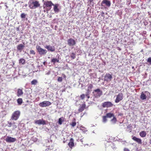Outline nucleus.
<instances>
[{
    "label": "nucleus",
    "mask_w": 151,
    "mask_h": 151,
    "mask_svg": "<svg viewBox=\"0 0 151 151\" xmlns=\"http://www.w3.org/2000/svg\"><path fill=\"white\" fill-rule=\"evenodd\" d=\"M37 83V80L34 79L31 82V84L32 85H35Z\"/></svg>",
    "instance_id": "obj_29"
},
{
    "label": "nucleus",
    "mask_w": 151,
    "mask_h": 151,
    "mask_svg": "<svg viewBox=\"0 0 151 151\" xmlns=\"http://www.w3.org/2000/svg\"><path fill=\"white\" fill-rule=\"evenodd\" d=\"M20 115V112L19 110L14 111L12 114L11 119L13 120H17L19 118Z\"/></svg>",
    "instance_id": "obj_2"
},
{
    "label": "nucleus",
    "mask_w": 151,
    "mask_h": 151,
    "mask_svg": "<svg viewBox=\"0 0 151 151\" xmlns=\"http://www.w3.org/2000/svg\"><path fill=\"white\" fill-rule=\"evenodd\" d=\"M147 62L150 63L151 64V57L149 58H148L147 61Z\"/></svg>",
    "instance_id": "obj_38"
},
{
    "label": "nucleus",
    "mask_w": 151,
    "mask_h": 151,
    "mask_svg": "<svg viewBox=\"0 0 151 151\" xmlns=\"http://www.w3.org/2000/svg\"><path fill=\"white\" fill-rule=\"evenodd\" d=\"M51 62L53 63L54 64H55L56 62L58 63H60L59 59L58 58L57 59L55 58H53L51 59Z\"/></svg>",
    "instance_id": "obj_21"
},
{
    "label": "nucleus",
    "mask_w": 151,
    "mask_h": 151,
    "mask_svg": "<svg viewBox=\"0 0 151 151\" xmlns=\"http://www.w3.org/2000/svg\"><path fill=\"white\" fill-rule=\"evenodd\" d=\"M17 102L19 105H21L23 102V100L22 98H19L17 100Z\"/></svg>",
    "instance_id": "obj_26"
},
{
    "label": "nucleus",
    "mask_w": 151,
    "mask_h": 151,
    "mask_svg": "<svg viewBox=\"0 0 151 151\" xmlns=\"http://www.w3.org/2000/svg\"><path fill=\"white\" fill-rule=\"evenodd\" d=\"M75 120L76 119L75 118H74L73 122L70 124V125H71L72 127H74L76 124V123L75 122Z\"/></svg>",
    "instance_id": "obj_24"
},
{
    "label": "nucleus",
    "mask_w": 151,
    "mask_h": 151,
    "mask_svg": "<svg viewBox=\"0 0 151 151\" xmlns=\"http://www.w3.org/2000/svg\"><path fill=\"white\" fill-rule=\"evenodd\" d=\"M8 124L7 125V126L9 127H10L12 126V123L10 122H8Z\"/></svg>",
    "instance_id": "obj_36"
},
{
    "label": "nucleus",
    "mask_w": 151,
    "mask_h": 151,
    "mask_svg": "<svg viewBox=\"0 0 151 151\" xmlns=\"http://www.w3.org/2000/svg\"><path fill=\"white\" fill-rule=\"evenodd\" d=\"M23 92L22 89H18L17 90V96L19 97L23 94Z\"/></svg>",
    "instance_id": "obj_20"
},
{
    "label": "nucleus",
    "mask_w": 151,
    "mask_h": 151,
    "mask_svg": "<svg viewBox=\"0 0 151 151\" xmlns=\"http://www.w3.org/2000/svg\"><path fill=\"white\" fill-rule=\"evenodd\" d=\"M54 7H53V9L54 11L55 12H58L59 11V9L58 8V4H54V5H53Z\"/></svg>",
    "instance_id": "obj_19"
},
{
    "label": "nucleus",
    "mask_w": 151,
    "mask_h": 151,
    "mask_svg": "<svg viewBox=\"0 0 151 151\" xmlns=\"http://www.w3.org/2000/svg\"><path fill=\"white\" fill-rule=\"evenodd\" d=\"M70 57L72 59H74L76 58V54L74 53H72L70 55Z\"/></svg>",
    "instance_id": "obj_31"
},
{
    "label": "nucleus",
    "mask_w": 151,
    "mask_h": 151,
    "mask_svg": "<svg viewBox=\"0 0 151 151\" xmlns=\"http://www.w3.org/2000/svg\"><path fill=\"white\" fill-rule=\"evenodd\" d=\"M67 42L68 45L70 46H73L76 44L75 41L72 38L68 39Z\"/></svg>",
    "instance_id": "obj_10"
},
{
    "label": "nucleus",
    "mask_w": 151,
    "mask_h": 151,
    "mask_svg": "<svg viewBox=\"0 0 151 151\" xmlns=\"http://www.w3.org/2000/svg\"><path fill=\"white\" fill-rule=\"evenodd\" d=\"M132 139L139 144H142V140L140 138H137L135 136H133Z\"/></svg>",
    "instance_id": "obj_14"
},
{
    "label": "nucleus",
    "mask_w": 151,
    "mask_h": 151,
    "mask_svg": "<svg viewBox=\"0 0 151 151\" xmlns=\"http://www.w3.org/2000/svg\"><path fill=\"white\" fill-rule=\"evenodd\" d=\"M12 125H13V126L14 127H15V128L17 127V126L16 125V124H15V122H13L12 123Z\"/></svg>",
    "instance_id": "obj_40"
},
{
    "label": "nucleus",
    "mask_w": 151,
    "mask_h": 151,
    "mask_svg": "<svg viewBox=\"0 0 151 151\" xmlns=\"http://www.w3.org/2000/svg\"><path fill=\"white\" fill-rule=\"evenodd\" d=\"M58 81L59 82H61L62 81V78L61 77H59Z\"/></svg>",
    "instance_id": "obj_39"
},
{
    "label": "nucleus",
    "mask_w": 151,
    "mask_h": 151,
    "mask_svg": "<svg viewBox=\"0 0 151 151\" xmlns=\"http://www.w3.org/2000/svg\"><path fill=\"white\" fill-rule=\"evenodd\" d=\"M86 96L87 97L88 99H89L90 98V96L88 94H87L86 95Z\"/></svg>",
    "instance_id": "obj_44"
},
{
    "label": "nucleus",
    "mask_w": 151,
    "mask_h": 151,
    "mask_svg": "<svg viewBox=\"0 0 151 151\" xmlns=\"http://www.w3.org/2000/svg\"><path fill=\"white\" fill-rule=\"evenodd\" d=\"M44 8H45L47 10H50L52 8V6L54 4L51 1H47L44 2Z\"/></svg>",
    "instance_id": "obj_3"
},
{
    "label": "nucleus",
    "mask_w": 151,
    "mask_h": 151,
    "mask_svg": "<svg viewBox=\"0 0 151 151\" xmlns=\"http://www.w3.org/2000/svg\"><path fill=\"white\" fill-rule=\"evenodd\" d=\"M35 123L38 125H45L46 124L45 120L43 119L35 120Z\"/></svg>",
    "instance_id": "obj_12"
},
{
    "label": "nucleus",
    "mask_w": 151,
    "mask_h": 151,
    "mask_svg": "<svg viewBox=\"0 0 151 151\" xmlns=\"http://www.w3.org/2000/svg\"><path fill=\"white\" fill-rule=\"evenodd\" d=\"M106 116L107 117L111 118L112 117H113L114 116V115L113 113H107L106 114Z\"/></svg>",
    "instance_id": "obj_27"
},
{
    "label": "nucleus",
    "mask_w": 151,
    "mask_h": 151,
    "mask_svg": "<svg viewBox=\"0 0 151 151\" xmlns=\"http://www.w3.org/2000/svg\"><path fill=\"white\" fill-rule=\"evenodd\" d=\"M139 134L141 137H144L146 136V133L145 131H142L139 133Z\"/></svg>",
    "instance_id": "obj_22"
},
{
    "label": "nucleus",
    "mask_w": 151,
    "mask_h": 151,
    "mask_svg": "<svg viewBox=\"0 0 151 151\" xmlns=\"http://www.w3.org/2000/svg\"><path fill=\"white\" fill-rule=\"evenodd\" d=\"M16 140L15 138H13L11 137L7 136L5 139V141L7 142H13Z\"/></svg>",
    "instance_id": "obj_11"
},
{
    "label": "nucleus",
    "mask_w": 151,
    "mask_h": 151,
    "mask_svg": "<svg viewBox=\"0 0 151 151\" xmlns=\"http://www.w3.org/2000/svg\"><path fill=\"white\" fill-rule=\"evenodd\" d=\"M51 104V103L48 101H44L39 104V106L41 107L48 106Z\"/></svg>",
    "instance_id": "obj_7"
},
{
    "label": "nucleus",
    "mask_w": 151,
    "mask_h": 151,
    "mask_svg": "<svg viewBox=\"0 0 151 151\" xmlns=\"http://www.w3.org/2000/svg\"><path fill=\"white\" fill-rule=\"evenodd\" d=\"M69 147L72 148L74 145V141L73 138H71L70 140V142L68 143Z\"/></svg>",
    "instance_id": "obj_17"
},
{
    "label": "nucleus",
    "mask_w": 151,
    "mask_h": 151,
    "mask_svg": "<svg viewBox=\"0 0 151 151\" xmlns=\"http://www.w3.org/2000/svg\"><path fill=\"white\" fill-rule=\"evenodd\" d=\"M36 48L39 54L40 55H45L47 52V51L46 50L42 48L39 46L37 45L36 46Z\"/></svg>",
    "instance_id": "obj_5"
},
{
    "label": "nucleus",
    "mask_w": 151,
    "mask_h": 151,
    "mask_svg": "<svg viewBox=\"0 0 151 151\" xmlns=\"http://www.w3.org/2000/svg\"><path fill=\"white\" fill-rule=\"evenodd\" d=\"M19 63H22V64H24L25 63V60L21 58L19 60Z\"/></svg>",
    "instance_id": "obj_28"
},
{
    "label": "nucleus",
    "mask_w": 151,
    "mask_h": 151,
    "mask_svg": "<svg viewBox=\"0 0 151 151\" xmlns=\"http://www.w3.org/2000/svg\"><path fill=\"white\" fill-rule=\"evenodd\" d=\"M112 76L111 74L109 73H106L104 77V81L107 82H109L111 81Z\"/></svg>",
    "instance_id": "obj_6"
},
{
    "label": "nucleus",
    "mask_w": 151,
    "mask_h": 151,
    "mask_svg": "<svg viewBox=\"0 0 151 151\" xmlns=\"http://www.w3.org/2000/svg\"><path fill=\"white\" fill-rule=\"evenodd\" d=\"M145 92L146 93V92H148L147 91H145Z\"/></svg>",
    "instance_id": "obj_47"
},
{
    "label": "nucleus",
    "mask_w": 151,
    "mask_h": 151,
    "mask_svg": "<svg viewBox=\"0 0 151 151\" xmlns=\"http://www.w3.org/2000/svg\"><path fill=\"white\" fill-rule=\"evenodd\" d=\"M93 93L95 98H98L102 95L103 92L100 89L97 88L93 90Z\"/></svg>",
    "instance_id": "obj_4"
},
{
    "label": "nucleus",
    "mask_w": 151,
    "mask_h": 151,
    "mask_svg": "<svg viewBox=\"0 0 151 151\" xmlns=\"http://www.w3.org/2000/svg\"><path fill=\"white\" fill-rule=\"evenodd\" d=\"M140 99L142 100H144L146 99V95L143 93V92H142L141 93V94L140 95Z\"/></svg>",
    "instance_id": "obj_23"
},
{
    "label": "nucleus",
    "mask_w": 151,
    "mask_h": 151,
    "mask_svg": "<svg viewBox=\"0 0 151 151\" xmlns=\"http://www.w3.org/2000/svg\"><path fill=\"white\" fill-rule=\"evenodd\" d=\"M50 74V71H49L47 73H46L45 74L47 75H49Z\"/></svg>",
    "instance_id": "obj_42"
},
{
    "label": "nucleus",
    "mask_w": 151,
    "mask_h": 151,
    "mask_svg": "<svg viewBox=\"0 0 151 151\" xmlns=\"http://www.w3.org/2000/svg\"><path fill=\"white\" fill-rule=\"evenodd\" d=\"M113 117V119H111V121L113 122L114 123H115L116 122V119L115 117L114 116Z\"/></svg>",
    "instance_id": "obj_33"
},
{
    "label": "nucleus",
    "mask_w": 151,
    "mask_h": 151,
    "mask_svg": "<svg viewBox=\"0 0 151 151\" xmlns=\"http://www.w3.org/2000/svg\"><path fill=\"white\" fill-rule=\"evenodd\" d=\"M93 88V86L92 84L89 85L88 87V91H90L91 89Z\"/></svg>",
    "instance_id": "obj_30"
},
{
    "label": "nucleus",
    "mask_w": 151,
    "mask_h": 151,
    "mask_svg": "<svg viewBox=\"0 0 151 151\" xmlns=\"http://www.w3.org/2000/svg\"><path fill=\"white\" fill-rule=\"evenodd\" d=\"M107 117L106 116H103V122H104L105 123L107 121Z\"/></svg>",
    "instance_id": "obj_32"
},
{
    "label": "nucleus",
    "mask_w": 151,
    "mask_h": 151,
    "mask_svg": "<svg viewBox=\"0 0 151 151\" xmlns=\"http://www.w3.org/2000/svg\"><path fill=\"white\" fill-rule=\"evenodd\" d=\"M30 54L35 55V51L34 50H31L30 51Z\"/></svg>",
    "instance_id": "obj_34"
},
{
    "label": "nucleus",
    "mask_w": 151,
    "mask_h": 151,
    "mask_svg": "<svg viewBox=\"0 0 151 151\" xmlns=\"http://www.w3.org/2000/svg\"><path fill=\"white\" fill-rule=\"evenodd\" d=\"M93 0H89L88 2H89L90 4H91V3L93 1Z\"/></svg>",
    "instance_id": "obj_43"
},
{
    "label": "nucleus",
    "mask_w": 151,
    "mask_h": 151,
    "mask_svg": "<svg viewBox=\"0 0 151 151\" xmlns=\"http://www.w3.org/2000/svg\"><path fill=\"white\" fill-rule=\"evenodd\" d=\"M64 119L63 117H61L59 118L58 119V123L59 124L61 125L62 124L63 122L64 121Z\"/></svg>",
    "instance_id": "obj_25"
},
{
    "label": "nucleus",
    "mask_w": 151,
    "mask_h": 151,
    "mask_svg": "<svg viewBox=\"0 0 151 151\" xmlns=\"http://www.w3.org/2000/svg\"><path fill=\"white\" fill-rule=\"evenodd\" d=\"M58 55V58H59V55Z\"/></svg>",
    "instance_id": "obj_46"
},
{
    "label": "nucleus",
    "mask_w": 151,
    "mask_h": 151,
    "mask_svg": "<svg viewBox=\"0 0 151 151\" xmlns=\"http://www.w3.org/2000/svg\"><path fill=\"white\" fill-rule=\"evenodd\" d=\"M24 47V44H20L17 45V49L18 50L21 51Z\"/></svg>",
    "instance_id": "obj_18"
},
{
    "label": "nucleus",
    "mask_w": 151,
    "mask_h": 151,
    "mask_svg": "<svg viewBox=\"0 0 151 151\" xmlns=\"http://www.w3.org/2000/svg\"><path fill=\"white\" fill-rule=\"evenodd\" d=\"M86 105L85 103L80 105L79 108L78 109V111L79 112H82L86 108Z\"/></svg>",
    "instance_id": "obj_16"
},
{
    "label": "nucleus",
    "mask_w": 151,
    "mask_h": 151,
    "mask_svg": "<svg viewBox=\"0 0 151 151\" xmlns=\"http://www.w3.org/2000/svg\"><path fill=\"white\" fill-rule=\"evenodd\" d=\"M45 48L47 49L48 51L51 52H54L55 50V47L54 46H51L50 45H46L45 47Z\"/></svg>",
    "instance_id": "obj_13"
},
{
    "label": "nucleus",
    "mask_w": 151,
    "mask_h": 151,
    "mask_svg": "<svg viewBox=\"0 0 151 151\" xmlns=\"http://www.w3.org/2000/svg\"><path fill=\"white\" fill-rule=\"evenodd\" d=\"M85 95H84V94H82L81 95L80 98H81V99L83 100L85 98Z\"/></svg>",
    "instance_id": "obj_37"
},
{
    "label": "nucleus",
    "mask_w": 151,
    "mask_h": 151,
    "mask_svg": "<svg viewBox=\"0 0 151 151\" xmlns=\"http://www.w3.org/2000/svg\"><path fill=\"white\" fill-rule=\"evenodd\" d=\"M113 104L110 101H106L102 104V106L103 108H109L112 107Z\"/></svg>",
    "instance_id": "obj_8"
},
{
    "label": "nucleus",
    "mask_w": 151,
    "mask_h": 151,
    "mask_svg": "<svg viewBox=\"0 0 151 151\" xmlns=\"http://www.w3.org/2000/svg\"><path fill=\"white\" fill-rule=\"evenodd\" d=\"M26 17V14L24 13H22L21 15V17L22 18H25Z\"/></svg>",
    "instance_id": "obj_35"
},
{
    "label": "nucleus",
    "mask_w": 151,
    "mask_h": 151,
    "mask_svg": "<svg viewBox=\"0 0 151 151\" xmlns=\"http://www.w3.org/2000/svg\"><path fill=\"white\" fill-rule=\"evenodd\" d=\"M123 95L122 93H119L117 96L115 100V102L116 103H118L123 99Z\"/></svg>",
    "instance_id": "obj_9"
},
{
    "label": "nucleus",
    "mask_w": 151,
    "mask_h": 151,
    "mask_svg": "<svg viewBox=\"0 0 151 151\" xmlns=\"http://www.w3.org/2000/svg\"><path fill=\"white\" fill-rule=\"evenodd\" d=\"M105 4L106 6L109 7L111 5V2L108 0H103L101 3V5Z\"/></svg>",
    "instance_id": "obj_15"
},
{
    "label": "nucleus",
    "mask_w": 151,
    "mask_h": 151,
    "mask_svg": "<svg viewBox=\"0 0 151 151\" xmlns=\"http://www.w3.org/2000/svg\"><path fill=\"white\" fill-rule=\"evenodd\" d=\"M40 4L37 1L32 0V2L29 3V7L32 9H35L40 6Z\"/></svg>",
    "instance_id": "obj_1"
},
{
    "label": "nucleus",
    "mask_w": 151,
    "mask_h": 151,
    "mask_svg": "<svg viewBox=\"0 0 151 151\" xmlns=\"http://www.w3.org/2000/svg\"><path fill=\"white\" fill-rule=\"evenodd\" d=\"M129 149L127 148H124V151H129Z\"/></svg>",
    "instance_id": "obj_41"
},
{
    "label": "nucleus",
    "mask_w": 151,
    "mask_h": 151,
    "mask_svg": "<svg viewBox=\"0 0 151 151\" xmlns=\"http://www.w3.org/2000/svg\"><path fill=\"white\" fill-rule=\"evenodd\" d=\"M45 63H46V62H44L43 63L44 65H45Z\"/></svg>",
    "instance_id": "obj_45"
}]
</instances>
